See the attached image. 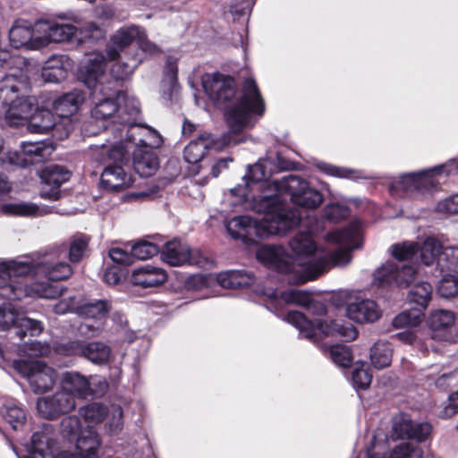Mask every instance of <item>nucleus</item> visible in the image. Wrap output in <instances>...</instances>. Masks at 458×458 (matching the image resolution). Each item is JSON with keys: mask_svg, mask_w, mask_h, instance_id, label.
Listing matches in <instances>:
<instances>
[{"mask_svg": "<svg viewBox=\"0 0 458 458\" xmlns=\"http://www.w3.org/2000/svg\"><path fill=\"white\" fill-rule=\"evenodd\" d=\"M317 230V227H311L308 233H299L290 240L289 246L294 255L293 259L278 245L261 246L257 250V259L285 275L288 283L301 284L317 278L333 266L348 264L351 251L360 245V232L356 225H351L327 234L329 242L340 246L334 250L318 247L311 236Z\"/></svg>", "mask_w": 458, "mask_h": 458, "instance_id": "nucleus-1", "label": "nucleus"}, {"mask_svg": "<svg viewBox=\"0 0 458 458\" xmlns=\"http://www.w3.org/2000/svg\"><path fill=\"white\" fill-rule=\"evenodd\" d=\"M205 93L217 107H227L225 116L228 125L227 133L222 136L223 145L234 146L245 141L241 135L242 130L252 126V117L265 113V103L254 79L246 78L242 94L229 107L236 96L234 79L221 72L207 73L202 77Z\"/></svg>", "mask_w": 458, "mask_h": 458, "instance_id": "nucleus-2", "label": "nucleus"}, {"mask_svg": "<svg viewBox=\"0 0 458 458\" xmlns=\"http://www.w3.org/2000/svg\"><path fill=\"white\" fill-rule=\"evenodd\" d=\"M271 174V162L260 159L256 164L248 165L247 172L242 177L245 185L233 187L231 193L242 198L248 208L254 212L296 211L288 208L286 200L280 195V179L269 181Z\"/></svg>", "mask_w": 458, "mask_h": 458, "instance_id": "nucleus-3", "label": "nucleus"}, {"mask_svg": "<svg viewBox=\"0 0 458 458\" xmlns=\"http://www.w3.org/2000/svg\"><path fill=\"white\" fill-rule=\"evenodd\" d=\"M110 61L120 58L112 65L111 73L116 80L131 76L147 55L158 52V47L145 39L144 30L136 25L119 29L110 38L106 48Z\"/></svg>", "mask_w": 458, "mask_h": 458, "instance_id": "nucleus-4", "label": "nucleus"}, {"mask_svg": "<svg viewBox=\"0 0 458 458\" xmlns=\"http://www.w3.org/2000/svg\"><path fill=\"white\" fill-rule=\"evenodd\" d=\"M259 213L264 214L260 220L249 216H238L229 220L225 225L228 234L246 244H252L271 235H284L301 222L299 211Z\"/></svg>", "mask_w": 458, "mask_h": 458, "instance_id": "nucleus-5", "label": "nucleus"}, {"mask_svg": "<svg viewBox=\"0 0 458 458\" xmlns=\"http://www.w3.org/2000/svg\"><path fill=\"white\" fill-rule=\"evenodd\" d=\"M458 174V157L416 172L400 174L390 183L392 194L414 199L430 197L439 189L442 179Z\"/></svg>", "mask_w": 458, "mask_h": 458, "instance_id": "nucleus-6", "label": "nucleus"}, {"mask_svg": "<svg viewBox=\"0 0 458 458\" xmlns=\"http://www.w3.org/2000/svg\"><path fill=\"white\" fill-rule=\"evenodd\" d=\"M285 320L299 330L300 335L312 343H318L323 336L340 337L344 341L354 340L358 332L350 323L342 324L338 320L309 319L297 310H290Z\"/></svg>", "mask_w": 458, "mask_h": 458, "instance_id": "nucleus-7", "label": "nucleus"}, {"mask_svg": "<svg viewBox=\"0 0 458 458\" xmlns=\"http://www.w3.org/2000/svg\"><path fill=\"white\" fill-rule=\"evenodd\" d=\"M36 31L40 34V39L37 46L44 47L49 43H82L84 41H96L104 37L103 30L94 22L89 23L80 31L78 29L68 23H59L48 20H38L36 21Z\"/></svg>", "mask_w": 458, "mask_h": 458, "instance_id": "nucleus-8", "label": "nucleus"}, {"mask_svg": "<svg viewBox=\"0 0 458 458\" xmlns=\"http://www.w3.org/2000/svg\"><path fill=\"white\" fill-rule=\"evenodd\" d=\"M58 252V249H54L49 251H37L24 255L22 262H13V266L15 267L14 271L43 276L51 281L67 279L72 274V269L67 262L59 261Z\"/></svg>", "mask_w": 458, "mask_h": 458, "instance_id": "nucleus-9", "label": "nucleus"}, {"mask_svg": "<svg viewBox=\"0 0 458 458\" xmlns=\"http://www.w3.org/2000/svg\"><path fill=\"white\" fill-rule=\"evenodd\" d=\"M109 158L116 162H129L131 158L134 171L140 177L151 176L158 168V157L154 150L130 148L122 140H113L112 148L108 149Z\"/></svg>", "mask_w": 458, "mask_h": 458, "instance_id": "nucleus-10", "label": "nucleus"}, {"mask_svg": "<svg viewBox=\"0 0 458 458\" xmlns=\"http://www.w3.org/2000/svg\"><path fill=\"white\" fill-rule=\"evenodd\" d=\"M113 142L96 143L90 145L91 157L96 162L107 163L100 175V186L107 191H120L131 185L127 174L123 168L125 162H114L109 158L108 149L112 148Z\"/></svg>", "mask_w": 458, "mask_h": 458, "instance_id": "nucleus-11", "label": "nucleus"}, {"mask_svg": "<svg viewBox=\"0 0 458 458\" xmlns=\"http://www.w3.org/2000/svg\"><path fill=\"white\" fill-rule=\"evenodd\" d=\"M416 268L412 264L386 261L373 273L372 284L379 289L393 287L408 288L416 279Z\"/></svg>", "mask_w": 458, "mask_h": 458, "instance_id": "nucleus-12", "label": "nucleus"}, {"mask_svg": "<svg viewBox=\"0 0 458 458\" xmlns=\"http://www.w3.org/2000/svg\"><path fill=\"white\" fill-rule=\"evenodd\" d=\"M162 259L173 267L182 265L195 266L203 269L214 267V260L206 256L199 250H191L186 242L174 239L165 242L160 249Z\"/></svg>", "mask_w": 458, "mask_h": 458, "instance_id": "nucleus-13", "label": "nucleus"}, {"mask_svg": "<svg viewBox=\"0 0 458 458\" xmlns=\"http://www.w3.org/2000/svg\"><path fill=\"white\" fill-rule=\"evenodd\" d=\"M278 186L283 198V193L289 195L291 201L301 208L314 209L323 201L320 191L310 187L308 182L298 175L283 176Z\"/></svg>", "mask_w": 458, "mask_h": 458, "instance_id": "nucleus-14", "label": "nucleus"}, {"mask_svg": "<svg viewBox=\"0 0 458 458\" xmlns=\"http://www.w3.org/2000/svg\"><path fill=\"white\" fill-rule=\"evenodd\" d=\"M13 368L26 377L35 394H42L50 390L57 379L56 371L41 361L16 360Z\"/></svg>", "mask_w": 458, "mask_h": 458, "instance_id": "nucleus-15", "label": "nucleus"}, {"mask_svg": "<svg viewBox=\"0 0 458 458\" xmlns=\"http://www.w3.org/2000/svg\"><path fill=\"white\" fill-rule=\"evenodd\" d=\"M55 352L66 356H80L97 365L106 364L111 356L110 346L100 341H68L56 344Z\"/></svg>", "mask_w": 458, "mask_h": 458, "instance_id": "nucleus-16", "label": "nucleus"}, {"mask_svg": "<svg viewBox=\"0 0 458 458\" xmlns=\"http://www.w3.org/2000/svg\"><path fill=\"white\" fill-rule=\"evenodd\" d=\"M23 261V256L15 259L0 262V298L8 301H20L27 297L26 283L23 277L30 273H17L13 262Z\"/></svg>", "mask_w": 458, "mask_h": 458, "instance_id": "nucleus-17", "label": "nucleus"}, {"mask_svg": "<svg viewBox=\"0 0 458 458\" xmlns=\"http://www.w3.org/2000/svg\"><path fill=\"white\" fill-rule=\"evenodd\" d=\"M116 93V91H112L110 88L107 90L105 87L102 93L98 92L96 98H93L96 104L91 110V118L97 123H100V126L103 128L104 143L106 144L113 142L109 138V135L112 134L109 127H111L113 121H118Z\"/></svg>", "mask_w": 458, "mask_h": 458, "instance_id": "nucleus-18", "label": "nucleus"}, {"mask_svg": "<svg viewBox=\"0 0 458 458\" xmlns=\"http://www.w3.org/2000/svg\"><path fill=\"white\" fill-rule=\"evenodd\" d=\"M116 100L118 102V121H113L109 127V130L112 131L113 140H122L129 126L138 124L137 120L140 111L139 100L128 92L117 91Z\"/></svg>", "mask_w": 458, "mask_h": 458, "instance_id": "nucleus-19", "label": "nucleus"}, {"mask_svg": "<svg viewBox=\"0 0 458 458\" xmlns=\"http://www.w3.org/2000/svg\"><path fill=\"white\" fill-rule=\"evenodd\" d=\"M36 99L26 94L3 104L0 108V123L19 127L27 123L36 110Z\"/></svg>", "mask_w": 458, "mask_h": 458, "instance_id": "nucleus-20", "label": "nucleus"}, {"mask_svg": "<svg viewBox=\"0 0 458 458\" xmlns=\"http://www.w3.org/2000/svg\"><path fill=\"white\" fill-rule=\"evenodd\" d=\"M76 407L73 394L62 390L53 395L38 398L37 402L38 411L47 420H55L61 415L67 414Z\"/></svg>", "mask_w": 458, "mask_h": 458, "instance_id": "nucleus-21", "label": "nucleus"}, {"mask_svg": "<svg viewBox=\"0 0 458 458\" xmlns=\"http://www.w3.org/2000/svg\"><path fill=\"white\" fill-rule=\"evenodd\" d=\"M53 148L44 141L22 142L19 151L9 157L10 163L26 167L47 160Z\"/></svg>", "mask_w": 458, "mask_h": 458, "instance_id": "nucleus-22", "label": "nucleus"}, {"mask_svg": "<svg viewBox=\"0 0 458 458\" xmlns=\"http://www.w3.org/2000/svg\"><path fill=\"white\" fill-rule=\"evenodd\" d=\"M71 173L60 165H49L41 173L44 186L40 191L43 199L57 200L61 196L60 187L70 179Z\"/></svg>", "mask_w": 458, "mask_h": 458, "instance_id": "nucleus-23", "label": "nucleus"}, {"mask_svg": "<svg viewBox=\"0 0 458 458\" xmlns=\"http://www.w3.org/2000/svg\"><path fill=\"white\" fill-rule=\"evenodd\" d=\"M106 57L101 53L92 54L86 61L81 69V76L92 98H96L98 92L102 93L105 88L102 81L106 70Z\"/></svg>", "mask_w": 458, "mask_h": 458, "instance_id": "nucleus-24", "label": "nucleus"}, {"mask_svg": "<svg viewBox=\"0 0 458 458\" xmlns=\"http://www.w3.org/2000/svg\"><path fill=\"white\" fill-rule=\"evenodd\" d=\"M123 143L130 148L136 146L140 148L154 150L161 146L163 140L154 129L141 124H132L127 128L126 134L123 136Z\"/></svg>", "mask_w": 458, "mask_h": 458, "instance_id": "nucleus-25", "label": "nucleus"}, {"mask_svg": "<svg viewBox=\"0 0 458 458\" xmlns=\"http://www.w3.org/2000/svg\"><path fill=\"white\" fill-rule=\"evenodd\" d=\"M36 23L34 26L24 20L15 21L11 29L9 30V40L10 45L13 48H20L22 47L28 49H39L41 46H36L38 44L39 36H35Z\"/></svg>", "mask_w": 458, "mask_h": 458, "instance_id": "nucleus-26", "label": "nucleus"}, {"mask_svg": "<svg viewBox=\"0 0 458 458\" xmlns=\"http://www.w3.org/2000/svg\"><path fill=\"white\" fill-rule=\"evenodd\" d=\"M428 324L433 337L441 341L450 342L454 338L455 316L446 310H437L431 312Z\"/></svg>", "mask_w": 458, "mask_h": 458, "instance_id": "nucleus-27", "label": "nucleus"}, {"mask_svg": "<svg viewBox=\"0 0 458 458\" xmlns=\"http://www.w3.org/2000/svg\"><path fill=\"white\" fill-rule=\"evenodd\" d=\"M28 78L21 72H0V103L1 105L27 93Z\"/></svg>", "mask_w": 458, "mask_h": 458, "instance_id": "nucleus-28", "label": "nucleus"}, {"mask_svg": "<svg viewBox=\"0 0 458 458\" xmlns=\"http://www.w3.org/2000/svg\"><path fill=\"white\" fill-rule=\"evenodd\" d=\"M345 314L348 318L360 324L373 323L380 318L381 310L375 301L363 299L347 303Z\"/></svg>", "mask_w": 458, "mask_h": 458, "instance_id": "nucleus-29", "label": "nucleus"}, {"mask_svg": "<svg viewBox=\"0 0 458 458\" xmlns=\"http://www.w3.org/2000/svg\"><path fill=\"white\" fill-rule=\"evenodd\" d=\"M85 99L86 93L82 89H74L55 99L53 108L58 117L68 118L79 110Z\"/></svg>", "mask_w": 458, "mask_h": 458, "instance_id": "nucleus-30", "label": "nucleus"}, {"mask_svg": "<svg viewBox=\"0 0 458 458\" xmlns=\"http://www.w3.org/2000/svg\"><path fill=\"white\" fill-rule=\"evenodd\" d=\"M167 278L166 272L159 267L146 265L134 269L131 281L133 284L141 286L142 288L155 287L162 284Z\"/></svg>", "mask_w": 458, "mask_h": 458, "instance_id": "nucleus-31", "label": "nucleus"}, {"mask_svg": "<svg viewBox=\"0 0 458 458\" xmlns=\"http://www.w3.org/2000/svg\"><path fill=\"white\" fill-rule=\"evenodd\" d=\"M395 434L401 438L423 442L430 435L432 427L428 422L417 423L411 420H403L393 426Z\"/></svg>", "mask_w": 458, "mask_h": 458, "instance_id": "nucleus-32", "label": "nucleus"}, {"mask_svg": "<svg viewBox=\"0 0 458 458\" xmlns=\"http://www.w3.org/2000/svg\"><path fill=\"white\" fill-rule=\"evenodd\" d=\"M216 281L223 288L238 289L252 285L256 276L250 270H227L217 274Z\"/></svg>", "mask_w": 458, "mask_h": 458, "instance_id": "nucleus-33", "label": "nucleus"}, {"mask_svg": "<svg viewBox=\"0 0 458 458\" xmlns=\"http://www.w3.org/2000/svg\"><path fill=\"white\" fill-rule=\"evenodd\" d=\"M63 389L76 394L80 398H87L92 394L89 377H87L76 371H67L62 377Z\"/></svg>", "mask_w": 458, "mask_h": 458, "instance_id": "nucleus-34", "label": "nucleus"}, {"mask_svg": "<svg viewBox=\"0 0 458 458\" xmlns=\"http://www.w3.org/2000/svg\"><path fill=\"white\" fill-rule=\"evenodd\" d=\"M50 424H43L42 430L32 434L28 445V455L23 458H47L50 454Z\"/></svg>", "mask_w": 458, "mask_h": 458, "instance_id": "nucleus-35", "label": "nucleus"}, {"mask_svg": "<svg viewBox=\"0 0 458 458\" xmlns=\"http://www.w3.org/2000/svg\"><path fill=\"white\" fill-rule=\"evenodd\" d=\"M178 89L177 59L168 56L164 68V76L161 81V91L165 99H172Z\"/></svg>", "mask_w": 458, "mask_h": 458, "instance_id": "nucleus-36", "label": "nucleus"}, {"mask_svg": "<svg viewBox=\"0 0 458 458\" xmlns=\"http://www.w3.org/2000/svg\"><path fill=\"white\" fill-rule=\"evenodd\" d=\"M73 442H75L78 454L84 456L90 455L96 458L97 450L100 445V439L92 427L88 426L83 428Z\"/></svg>", "mask_w": 458, "mask_h": 458, "instance_id": "nucleus-37", "label": "nucleus"}, {"mask_svg": "<svg viewBox=\"0 0 458 458\" xmlns=\"http://www.w3.org/2000/svg\"><path fill=\"white\" fill-rule=\"evenodd\" d=\"M442 251L441 242L432 237L427 238L420 245L418 243V262L430 267L436 264V272L438 271L437 259Z\"/></svg>", "mask_w": 458, "mask_h": 458, "instance_id": "nucleus-38", "label": "nucleus"}, {"mask_svg": "<svg viewBox=\"0 0 458 458\" xmlns=\"http://www.w3.org/2000/svg\"><path fill=\"white\" fill-rule=\"evenodd\" d=\"M111 308V301L106 299L79 301L78 315L87 318L103 319L107 316Z\"/></svg>", "mask_w": 458, "mask_h": 458, "instance_id": "nucleus-39", "label": "nucleus"}, {"mask_svg": "<svg viewBox=\"0 0 458 458\" xmlns=\"http://www.w3.org/2000/svg\"><path fill=\"white\" fill-rule=\"evenodd\" d=\"M388 252L397 263L412 264L418 262V242H397L389 247Z\"/></svg>", "mask_w": 458, "mask_h": 458, "instance_id": "nucleus-40", "label": "nucleus"}, {"mask_svg": "<svg viewBox=\"0 0 458 458\" xmlns=\"http://www.w3.org/2000/svg\"><path fill=\"white\" fill-rule=\"evenodd\" d=\"M56 121L54 114L48 109H38L36 106V110L29 121L30 131L37 133H46L54 129Z\"/></svg>", "mask_w": 458, "mask_h": 458, "instance_id": "nucleus-41", "label": "nucleus"}, {"mask_svg": "<svg viewBox=\"0 0 458 458\" xmlns=\"http://www.w3.org/2000/svg\"><path fill=\"white\" fill-rule=\"evenodd\" d=\"M433 287L428 282H420L416 284L408 293V301L414 305L413 308L422 313L432 297Z\"/></svg>", "mask_w": 458, "mask_h": 458, "instance_id": "nucleus-42", "label": "nucleus"}, {"mask_svg": "<svg viewBox=\"0 0 458 458\" xmlns=\"http://www.w3.org/2000/svg\"><path fill=\"white\" fill-rule=\"evenodd\" d=\"M15 329V335L21 341L27 343L25 338L30 336H38L43 331V324L38 319L30 318L19 314L15 324L13 327Z\"/></svg>", "mask_w": 458, "mask_h": 458, "instance_id": "nucleus-43", "label": "nucleus"}, {"mask_svg": "<svg viewBox=\"0 0 458 458\" xmlns=\"http://www.w3.org/2000/svg\"><path fill=\"white\" fill-rule=\"evenodd\" d=\"M369 358L371 364L377 369L390 365L392 360V349L387 342L378 341L370 348Z\"/></svg>", "mask_w": 458, "mask_h": 458, "instance_id": "nucleus-44", "label": "nucleus"}, {"mask_svg": "<svg viewBox=\"0 0 458 458\" xmlns=\"http://www.w3.org/2000/svg\"><path fill=\"white\" fill-rule=\"evenodd\" d=\"M0 414L12 428H21L26 421L25 411L13 402H7L0 408Z\"/></svg>", "mask_w": 458, "mask_h": 458, "instance_id": "nucleus-45", "label": "nucleus"}, {"mask_svg": "<svg viewBox=\"0 0 458 458\" xmlns=\"http://www.w3.org/2000/svg\"><path fill=\"white\" fill-rule=\"evenodd\" d=\"M51 280L36 281L28 285L26 284L27 297L55 299L61 293L57 285L50 283Z\"/></svg>", "mask_w": 458, "mask_h": 458, "instance_id": "nucleus-46", "label": "nucleus"}, {"mask_svg": "<svg viewBox=\"0 0 458 458\" xmlns=\"http://www.w3.org/2000/svg\"><path fill=\"white\" fill-rule=\"evenodd\" d=\"M123 412L120 405L113 404L107 411L104 419V429L109 436L119 435L123 428Z\"/></svg>", "mask_w": 458, "mask_h": 458, "instance_id": "nucleus-47", "label": "nucleus"}, {"mask_svg": "<svg viewBox=\"0 0 458 458\" xmlns=\"http://www.w3.org/2000/svg\"><path fill=\"white\" fill-rule=\"evenodd\" d=\"M209 141L203 135L191 140L183 149V158L189 164L199 163L205 156Z\"/></svg>", "mask_w": 458, "mask_h": 458, "instance_id": "nucleus-48", "label": "nucleus"}, {"mask_svg": "<svg viewBox=\"0 0 458 458\" xmlns=\"http://www.w3.org/2000/svg\"><path fill=\"white\" fill-rule=\"evenodd\" d=\"M89 242V237L83 233H76L69 239L68 258L72 263H79L84 257Z\"/></svg>", "mask_w": 458, "mask_h": 458, "instance_id": "nucleus-49", "label": "nucleus"}, {"mask_svg": "<svg viewBox=\"0 0 458 458\" xmlns=\"http://www.w3.org/2000/svg\"><path fill=\"white\" fill-rule=\"evenodd\" d=\"M430 372L426 376L428 381H434L436 388L446 391L454 383L458 372L448 371L441 373V369L438 365H433L429 368Z\"/></svg>", "mask_w": 458, "mask_h": 458, "instance_id": "nucleus-50", "label": "nucleus"}, {"mask_svg": "<svg viewBox=\"0 0 458 458\" xmlns=\"http://www.w3.org/2000/svg\"><path fill=\"white\" fill-rule=\"evenodd\" d=\"M437 267L440 274L445 271L458 273V247H443L437 259Z\"/></svg>", "mask_w": 458, "mask_h": 458, "instance_id": "nucleus-51", "label": "nucleus"}, {"mask_svg": "<svg viewBox=\"0 0 458 458\" xmlns=\"http://www.w3.org/2000/svg\"><path fill=\"white\" fill-rule=\"evenodd\" d=\"M109 407L101 403H90L79 409L80 415L87 423L98 424L104 421Z\"/></svg>", "mask_w": 458, "mask_h": 458, "instance_id": "nucleus-52", "label": "nucleus"}, {"mask_svg": "<svg viewBox=\"0 0 458 458\" xmlns=\"http://www.w3.org/2000/svg\"><path fill=\"white\" fill-rule=\"evenodd\" d=\"M372 375L368 365L364 362H357L352 370L351 382L356 390H365L371 383Z\"/></svg>", "mask_w": 458, "mask_h": 458, "instance_id": "nucleus-53", "label": "nucleus"}, {"mask_svg": "<svg viewBox=\"0 0 458 458\" xmlns=\"http://www.w3.org/2000/svg\"><path fill=\"white\" fill-rule=\"evenodd\" d=\"M133 260L148 259L160 252V246L148 241H139L131 246Z\"/></svg>", "mask_w": 458, "mask_h": 458, "instance_id": "nucleus-54", "label": "nucleus"}, {"mask_svg": "<svg viewBox=\"0 0 458 458\" xmlns=\"http://www.w3.org/2000/svg\"><path fill=\"white\" fill-rule=\"evenodd\" d=\"M422 313L412 308V310H404L395 316L392 321V325L394 328H404L416 327L421 321Z\"/></svg>", "mask_w": 458, "mask_h": 458, "instance_id": "nucleus-55", "label": "nucleus"}, {"mask_svg": "<svg viewBox=\"0 0 458 458\" xmlns=\"http://www.w3.org/2000/svg\"><path fill=\"white\" fill-rule=\"evenodd\" d=\"M81 428V420L77 416H68L61 422V433L69 442H73L80 435Z\"/></svg>", "mask_w": 458, "mask_h": 458, "instance_id": "nucleus-56", "label": "nucleus"}, {"mask_svg": "<svg viewBox=\"0 0 458 458\" xmlns=\"http://www.w3.org/2000/svg\"><path fill=\"white\" fill-rule=\"evenodd\" d=\"M332 361L340 367H348L352 362V352L346 345L334 344L328 349Z\"/></svg>", "mask_w": 458, "mask_h": 458, "instance_id": "nucleus-57", "label": "nucleus"}, {"mask_svg": "<svg viewBox=\"0 0 458 458\" xmlns=\"http://www.w3.org/2000/svg\"><path fill=\"white\" fill-rule=\"evenodd\" d=\"M281 298L287 303H294L305 309L312 301L311 295L307 291L290 289L281 293Z\"/></svg>", "mask_w": 458, "mask_h": 458, "instance_id": "nucleus-58", "label": "nucleus"}, {"mask_svg": "<svg viewBox=\"0 0 458 458\" xmlns=\"http://www.w3.org/2000/svg\"><path fill=\"white\" fill-rule=\"evenodd\" d=\"M349 214V208L339 203L327 204L323 209V216L332 223H338L344 220Z\"/></svg>", "mask_w": 458, "mask_h": 458, "instance_id": "nucleus-59", "label": "nucleus"}, {"mask_svg": "<svg viewBox=\"0 0 458 458\" xmlns=\"http://www.w3.org/2000/svg\"><path fill=\"white\" fill-rule=\"evenodd\" d=\"M18 310L12 303L0 306V330L7 331L13 327L19 316Z\"/></svg>", "mask_w": 458, "mask_h": 458, "instance_id": "nucleus-60", "label": "nucleus"}, {"mask_svg": "<svg viewBox=\"0 0 458 458\" xmlns=\"http://www.w3.org/2000/svg\"><path fill=\"white\" fill-rule=\"evenodd\" d=\"M3 213L13 216H32L38 212V208L31 203H8L2 206Z\"/></svg>", "mask_w": 458, "mask_h": 458, "instance_id": "nucleus-61", "label": "nucleus"}, {"mask_svg": "<svg viewBox=\"0 0 458 458\" xmlns=\"http://www.w3.org/2000/svg\"><path fill=\"white\" fill-rule=\"evenodd\" d=\"M437 293L445 299L458 294V277L454 276H444L437 285Z\"/></svg>", "mask_w": 458, "mask_h": 458, "instance_id": "nucleus-62", "label": "nucleus"}, {"mask_svg": "<svg viewBox=\"0 0 458 458\" xmlns=\"http://www.w3.org/2000/svg\"><path fill=\"white\" fill-rule=\"evenodd\" d=\"M316 167L325 174L338 178H351L353 177L354 174L358 173V171L352 169L333 165L322 161L316 163Z\"/></svg>", "mask_w": 458, "mask_h": 458, "instance_id": "nucleus-63", "label": "nucleus"}, {"mask_svg": "<svg viewBox=\"0 0 458 458\" xmlns=\"http://www.w3.org/2000/svg\"><path fill=\"white\" fill-rule=\"evenodd\" d=\"M435 209L444 215L458 214V193L438 201Z\"/></svg>", "mask_w": 458, "mask_h": 458, "instance_id": "nucleus-64", "label": "nucleus"}]
</instances>
